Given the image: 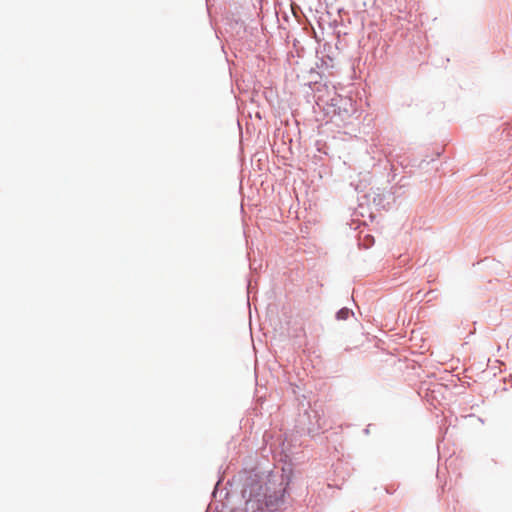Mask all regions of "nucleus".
Instances as JSON below:
<instances>
[{
  "label": "nucleus",
  "instance_id": "obj_2",
  "mask_svg": "<svg viewBox=\"0 0 512 512\" xmlns=\"http://www.w3.org/2000/svg\"><path fill=\"white\" fill-rule=\"evenodd\" d=\"M249 505H250V502H249V501H248V502H246V506L248 507Z\"/></svg>",
  "mask_w": 512,
  "mask_h": 512
},
{
  "label": "nucleus",
  "instance_id": "obj_1",
  "mask_svg": "<svg viewBox=\"0 0 512 512\" xmlns=\"http://www.w3.org/2000/svg\"><path fill=\"white\" fill-rule=\"evenodd\" d=\"M349 315V310L344 308V309H341L338 313H337V318L338 319H347Z\"/></svg>",
  "mask_w": 512,
  "mask_h": 512
}]
</instances>
